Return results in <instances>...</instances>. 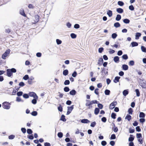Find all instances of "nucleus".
<instances>
[{"label": "nucleus", "mask_w": 146, "mask_h": 146, "mask_svg": "<svg viewBox=\"0 0 146 146\" xmlns=\"http://www.w3.org/2000/svg\"><path fill=\"white\" fill-rule=\"evenodd\" d=\"M139 84L143 88H146V81L145 80L143 79H140Z\"/></svg>", "instance_id": "nucleus-1"}, {"label": "nucleus", "mask_w": 146, "mask_h": 146, "mask_svg": "<svg viewBox=\"0 0 146 146\" xmlns=\"http://www.w3.org/2000/svg\"><path fill=\"white\" fill-rule=\"evenodd\" d=\"M8 104H9V102H5L2 103V107L3 108L7 110L10 109V106Z\"/></svg>", "instance_id": "nucleus-2"}, {"label": "nucleus", "mask_w": 146, "mask_h": 146, "mask_svg": "<svg viewBox=\"0 0 146 146\" xmlns=\"http://www.w3.org/2000/svg\"><path fill=\"white\" fill-rule=\"evenodd\" d=\"M10 52V49L7 50L3 54L2 56V58L3 59H5L6 57L7 56Z\"/></svg>", "instance_id": "nucleus-3"}, {"label": "nucleus", "mask_w": 146, "mask_h": 146, "mask_svg": "<svg viewBox=\"0 0 146 146\" xmlns=\"http://www.w3.org/2000/svg\"><path fill=\"white\" fill-rule=\"evenodd\" d=\"M74 105H72L71 106H68L67 107V111L66 113L67 115H69L71 112L74 109Z\"/></svg>", "instance_id": "nucleus-4"}, {"label": "nucleus", "mask_w": 146, "mask_h": 146, "mask_svg": "<svg viewBox=\"0 0 146 146\" xmlns=\"http://www.w3.org/2000/svg\"><path fill=\"white\" fill-rule=\"evenodd\" d=\"M117 104V102L114 101L112 102L110 105L109 108L110 109L113 110L115 108L116 105Z\"/></svg>", "instance_id": "nucleus-5"}, {"label": "nucleus", "mask_w": 146, "mask_h": 146, "mask_svg": "<svg viewBox=\"0 0 146 146\" xmlns=\"http://www.w3.org/2000/svg\"><path fill=\"white\" fill-rule=\"evenodd\" d=\"M40 17L38 15H35V19L34 20V24H36L38 22L39 20V18Z\"/></svg>", "instance_id": "nucleus-6"}, {"label": "nucleus", "mask_w": 146, "mask_h": 146, "mask_svg": "<svg viewBox=\"0 0 146 146\" xmlns=\"http://www.w3.org/2000/svg\"><path fill=\"white\" fill-rule=\"evenodd\" d=\"M29 96L33 97V98L38 96L34 92H30L29 93Z\"/></svg>", "instance_id": "nucleus-7"}, {"label": "nucleus", "mask_w": 146, "mask_h": 146, "mask_svg": "<svg viewBox=\"0 0 146 146\" xmlns=\"http://www.w3.org/2000/svg\"><path fill=\"white\" fill-rule=\"evenodd\" d=\"M81 122L82 123H88L90 122V121L87 119H84L81 120Z\"/></svg>", "instance_id": "nucleus-8"}, {"label": "nucleus", "mask_w": 146, "mask_h": 146, "mask_svg": "<svg viewBox=\"0 0 146 146\" xmlns=\"http://www.w3.org/2000/svg\"><path fill=\"white\" fill-rule=\"evenodd\" d=\"M36 97L33 98L34 99H33L31 101L32 103L34 104H35L37 103V100L38 99V96H36Z\"/></svg>", "instance_id": "nucleus-9"}, {"label": "nucleus", "mask_w": 146, "mask_h": 146, "mask_svg": "<svg viewBox=\"0 0 146 146\" xmlns=\"http://www.w3.org/2000/svg\"><path fill=\"white\" fill-rule=\"evenodd\" d=\"M87 102H89L90 104H97L98 103V102L96 100H92L91 101H90L89 100H86Z\"/></svg>", "instance_id": "nucleus-10"}, {"label": "nucleus", "mask_w": 146, "mask_h": 146, "mask_svg": "<svg viewBox=\"0 0 146 146\" xmlns=\"http://www.w3.org/2000/svg\"><path fill=\"white\" fill-rule=\"evenodd\" d=\"M119 58L117 56H115L113 58V61L115 63H117L119 62Z\"/></svg>", "instance_id": "nucleus-11"}, {"label": "nucleus", "mask_w": 146, "mask_h": 146, "mask_svg": "<svg viewBox=\"0 0 146 146\" xmlns=\"http://www.w3.org/2000/svg\"><path fill=\"white\" fill-rule=\"evenodd\" d=\"M121 68L124 70H128L129 68L128 65L125 64H123Z\"/></svg>", "instance_id": "nucleus-12"}, {"label": "nucleus", "mask_w": 146, "mask_h": 146, "mask_svg": "<svg viewBox=\"0 0 146 146\" xmlns=\"http://www.w3.org/2000/svg\"><path fill=\"white\" fill-rule=\"evenodd\" d=\"M104 60L103 58H99L98 62V64L99 66H101L102 65V63L103 62Z\"/></svg>", "instance_id": "nucleus-13"}, {"label": "nucleus", "mask_w": 146, "mask_h": 146, "mask_svg": "<svg viewBox=\"0 0 146 146\" xmlns=\"http://www.w3.org/2000/svg\"><path fill=\"white\" fill-rule=\"evenodd\" d=\"M76 91L75 90L73 89L70 92L69 94L70 95L74 96L76 94Z\"/></svg>", "instance_id": "nucleus-14"}, {"label": "nucleus", "mask_w": 146, "mask_h": 146, "mask_svg": "<svg viewBox=\"0 0 146 146\" xmlns=\"http://www.w3.org/2000/svg\"><path fill=\"white\" fill-rule=\"evenodd\" d=\"M120 78V77L119 76H117L115 77L114 79L113 80V82L116 83L118 82Z\"/></svg>", "instance_id": "nucleus-15"}, {"label": "nucleus", "mask_w": 146, "mask_h": 146, "mask_svg": "<svg viewBox=\"0 0 146 146\" xmlns=\"http://www.w3.org/2000/svg\"><path fill=\"white\" fill-rule=\"evenodd\" d=\"M116 11L119 13H122L123 12V10L120 8H117L116 9Z\"/></svg>", "instance_id": "nucleus-16"}, {"label": "nucleus", "mask_w": 146, "mask_h": 146, "mask_svg": "<svg viewBox=\"0 0 146 146\" xmlns=\"http://www.w3.org/2000/svg\"><path fill=\"white\" fill-rule=\"evenodd\" d=\"M141 33H136L135 35V39H138L139 37L141 36Z\"/></svg>", "instance_id": "nucleus-17"}, {"label": "nucleus", "mask_w": 146, "mask_h": 146, "mask_svg": "<svg viewBox=\"0 0 146 146\" xmlns=\"http://www.w3.org/2000/svg\"><path fill=\"white\" fill-rule=\"evenodd\" d=\"M11 70H10V69H8L7 70V75L8 77H11Z\"/></svg>", "instance_id": "nucleus-18"}, {"label": "nucleus", "mask_w": 146, "mask_h": 146, "mask_svg": "<svg viewBox=\"0 0 146 146\" xmlns=\"http://www.w3.org/2000/svg\"><path fill=\"white\" fill-rule=\"evenodd\" d=\"M131 44L132 46V47H134L138 46V44L137 42H133L131 43Z\"/></svg>", "instance_id": "nucleus-19"}, {"label": "nucleus", "mask_w": 146, "mask_h": 146, "mask_svg": "<svg viewBox=\"0 0 146 146\" xmlns=\"http://www.w3.org/2000/svg\"><path fill=\"white\" fill-rule=\"evenodd\" d=\"M134 137L132 135H130V137L128 139V141L129 142H133L134 139Z\"/></svg>", "instance_id": "nucleus-20"}, {"label": "nucleus", "mask_w": 146, "mask_h": 146, "mask_svg": "<svg viewBox=\"0 0 146 146\" xmlns=\"http://www.w3.org/2000/svg\"><path fill=\"white\" fill-rule=\"evenodd\" d=\"M107 14L108 15L109 17H111L112 15V11L111 10H109L107 11Z\"/></svg>", "instance_id": "nucleus-21"}, {"label": "nucleus", "mask_w": 146, "mask_h": 146, "mask_svg": "<svg viewBox=\"0 0 146 146\" xmlns=\"http://www.w3.org/2000/svg\"><path fill=\"white\" fill-rule=\"evenodd\" d=\"M129 93V91L128 90H125L123 92V95L125 96H126Z\"/></svg>", "instance_id": "nucleus-22"}, {"label": "nucleus", "mask_w": 146, "mask_h": 146, "mask_svg": "<svg viewBox=\"0 0 146 146\" xmlns=\"http://www.w3.org/2000/svg\"><path fill=\"white\" fill-rule=\"evenodd\" d=\"M65 116L63 115H62L60 120L62 121L63 122H65L66 121V119L65 118Z\"/></svg>", "instance_id": "nucleus-23"}, {"label": "nucleus", "mask_w": 146, "mask_h": 146, "mask_svg": "<svg viewBox=\"0 0 146 146\" xmlns=\"http://www.w3.org/2000/svg\"><path fill=\"white\" fill-rule=\"evenodd\" d=\"M123 22L126 24H129L130 22V20L127 18L123 20Z\"/></svg>", "instance_id": "nucleus-24"}, {"label": "nucleus", "mask_w": 146, "mask_h": 146, "mask_svg": "<svg viewBox=\"0 0 146 146\" xmlns=\"http://www.w3.org/2000/svg\"><path fill=\"white\" fill-rule=\"evenodd\" d=\"M94 111V114L96 115H97L100 112V109L98 108H96L95 109Z\"/></svg>", "instance_id": "nucleus-25"}, {"label": "nucleus", "mask_w": 146, "mask_h": 146, "mask_svg": "<svg viewBox=\"0 0 146 146\" xmlns=\"http://www.w3.org/2000/svg\"><path fill=\"white\" fill-rule=\"evenodd\" d=\"M145 116V114L143 112H140L139 117L140 118H144Z\"/></svg>", "instance_id": "nucleus-26"}, {"label": "nucleus", "mask_w": 146, "mask_h": 146, "mask_svg": "<svg viewBox=\"0 0 146 146\" xmlns=\"http://www.w3.org/2000/svg\"><path fill=\"white\" fill-rule=\"evenodd\" d=\"M10 70H11V76L12 75L13 73H16L17 72V70L15 68H12L11 69H10Z\"/></svg>", "instance_id": "nucleus-27"}, {"label": "nucleus", "mask_w": 146, "mask_h": 146, "mask_svg": "<svg viewBox=\"0 0 146 146\" xmlns=\"http://www.w3.org/2000/svg\"><path fill=\"white\" fill-rule=\"evenodd\" d=\"M10 70H11V76L12 75L13 73H16L17 72V70L15 68H12L11 69H10Z\"/></svg>", "instance_id": "nucleus-28"}, {"label": "nucleus", "mask_w": 146, "mask_h": 146, "mask_svg": "<svg viewBox=\"0 0 146 146\" xmlns=\"http://www.w3.org/2000/svg\"><path fill=\"white\" fill-rule=\"evenodd\" d=\"M20 13L23 16L26 17V15L25 14L23 10H21L20 11Z\"/></svg>", "instance_id": "nucleus-29"}, {"label": "nucleus", "mask_w": 146, "mask_h": 146, "mask_svg": "<svg viewBox=\"0 0 146 146\" xmlns=\"http://www.w3.org/2000/svg\"><path fill=\"white\" fill-rule=\"evenodd\" d=\"M121 19V16L120 15L118 14L117 15L115 20L117 21H119Z\"/></svg>", "instance_id": "nucleus-30"}, {"label": "nucleus", "mask_w": 146, "mask_h": 146, "mask_svg": "<svg viewBox=\"0 0 146 146\" xmlns=\"http://www.w3.org/2000/svg\"><path fill=\"white\" fill-rule=\"evenodd\" d=\"M114 26L116 28H118L120 26V24L119 22H116L114 23Z\"/></svg>", "instance_id": "nucleus-31"}, {"label": "nucleus", "mask_w": 146, "mask_h": 146, "mask_svg": "<svg viewBox=\"0 0 146 146\" xmlns=\"http://www.w3.org/2000/svg\"><path fill=\"white\" fill-rule=\"evenodd\" d=\"M68 73V70L66 69L64 70L63 72V74L64 76L67 75Z\"/></svg>", "instance_id": "nucleus-32"}, {"label": "nucleus", "mask_w": 146, "mask_h": 146, "mask_svg": "<svg viewBox=\"0 0 146 146\" xmlns=\"http://www.w3.org/2000/svg\"><path fill=\"white\" fill-rule=\"evenodd\" d=\"M71 38L73 39L77 37L76 35L74 33H72L70 35Z\"/></svg>", "instance_id": "nucleus-33"}, {"label": "nucleus", "mask_w": 146, "mask_h": 146, "mask_svg": "<svg viewBox=\"0 0 146 146\" xmlns=\"http://www.w3.org/2000/svg\"><path fill=\"white\" fill-rule=\"evenodd\" d=\"M58 111H59L62 112V111L63 108L61 105L60 104H59V106L58 107Z\"/></svg>", "instance_id": "nucleus-34"}, {"label": "nucleus", "mask_w": 146, "mask_h": 146, "mask_svg": "<svg viewBox=\"0 0 146 146\" xmlns=\"http://www.w3.org/2000/svg\"><path fill=\"white\" fill-rule=\"evenodd\" d=\"M135 92L136 93V96L137 97H139L140 96V93L138 89H136L135 90Z\"/></svg>", "instance_id": "nucleus-35"}, {"label": "nucleus", "mask_w": 146, "mask_h": 146, "mask_svg": "<svg viewBox=\"0 0 146 146\" xmlns=\"http://www.w3.org/2000/svg\"><path fill=\"white\" fill-rule=\"evenodd\" d=\"M31 114L32 115L35 116L37 115L38 113L36 111H33L31 113Z\"/></svg>", "instance_id": "nucleus-36"}, {"label": "nucleus", "mask_w": 146, "mask_h": 146, "mask_svg": "<svg viewBox=\"0 0 146 146\" xmlns=\"http://www.w3.org/2000/svg\"><path fill=\"white\" fill-rule=\"evenodd\" d=\"M131 115L127 114L126 116L125 117V119H127V120L128 121H130L131 120Z\"/></svg>", "instance_id": "nucleus-37"}, {"label": "nucleus", "mask_w": 146, "mask_h": 146, "mask_svg": "<svg viewBox=\"0 0 146 146\" xmlns=\"http://www.w3.org/2000/svg\"><path fill=\"white\" fill-rule=\"evenodd\" d=\"M110 91L108 89H106L104 91L105 94L106 95H109L110 94Z\"/></svg>", "instance_id": "nucleus-38"}, {"label": "nucleus", "mask_w": 146, "mask_h": 146, "mask_svg": "<svg viewBox=\"0 0 146 146\" xmlns=\"http://www.w3.org/2000/svg\"><path fill=\"white\" fill-rule=\"evenodd\" d=\"M23 94V92L22 91L18 92L17 93V95L18 97H19L22 96Z\"/></svg>", "instance_id": "nucleus-39"}, {"label": "nucleus", "mask_w": 146, "mask_h": 146, "mask_svg": "<svg viewBox=\"0 0 146 146\" xmlns=\"http://www.w3.org/2000/svg\"><path fill=\"white\" fill-rule=\"evenodd\" d=\"M116 115L115 113H112L111 114V117L112 118L115 119L116 118Z\"/></svg>", "instance_id": "nucleus-40"}, {"label": "nucleus", "mask_w": 146, "mask_h": 146, "mask_svg": "<svg viewBox=\"0 0 146 146\" xmlns=\"http://www.w3.org/2000/svg\"><path fill=\"white\" fill-rule=\"evenodd\" d=\"M141 49L142 51L144 52H146V48L143 46H141Z\"/></svg>", "instance_id": "nucleus-41"}, {"label": "nucleus", "mask_w": 146, "mask_h": 146, "mask_svg": "<svg viewBox=\"0 0 146 146\" xmlns=\"http://www.w3.org/2000/svg\"><path fill=\"white\" fill-rule=\"evenodd\" d=\"M122 58L123 59L126 60L128 59V56L127 54H124L122 56Z\"/></svg>", "instance_id": "nucleus-42"}, {"label": "nucleus", "mask_w": 146, "mask_h": 146, "mask_svg": "<svg viewBox=\"0 0 146 146\" xmlns=\"http://www.w3.org/2000/svg\"><path fill=\"white\" fill-rule=\"evenodd\" d=\"M117 4L118 5L121 6H122L124 5V3L123 1H118Z\"/></svg>", "instance_id": "nucleus-43"}, {"label": "nucleus", "mask_w": 146, "mask_h": 146, "mask_svg": "<svg viewBox=\"0 0 146 146\" xmlns=\"http://www.w3.org/2000/svg\"><path fill=\"white\" fill-rule=\"evenodd\" d=\"M133 111V110L131 108H129L128 110V113L129 114H132Z\"/></svg>", "instance_id": "nucleus-44"}, {"label": "nucleus", "mask_w": 146, "mask_h": 146, "mask_svg": "<svg viewBox=\"0 0 146 146\" xmlns=\"http://www.w3.org/2000/svg\"><path fill=\"white\" fill-rule=\"evenodd\" d=\"M27 138L30 139L32 140L34 139V137L33 134L28 135L27 136Z\"/></svg>", "instance_id": "nucleus-45"}, {"label": "nucleus", "mask_w": 146, "mask_h": 146, "mask_svg": "<svg viewBox=\"0 0 146 146\" xmlns=\"http://www.w3.org/2000/svg\"><path fill=\"white\" fill-rule=\"evenodd\" d=\"M23 97L25 99H27L29 98V94H24L23 95Z\"/></svg>", "instance_id": "nucleus-46"}, {"label": "nucleus", "mask_w": 146, "mask_h": 146, "mask_svg": "<svg viewBox=\"0 0 146 146\" xmlns=\"http://www.w3.org/2000/svg\"><path fill=\"white\" fill-rule=\"evenodd\" d=\"M117 36V35L116 33H113L111 35V37L113 39L115 38Z\"/></svg>", "instance_id": "nucleus-47"}, {"label": "nucleus", "mask_w": 146, "mask_h": 146, "mask_svg": "<svg viewBox=\"0 0 146 146\" xmlns=\"http://www.w3.org/2000/svg\"><path fill=\"white\" fill-rule=\"evenodd\" d=\"M57 135L59 138H61L63 137V133L61 132H58L57 134Z\"/></svg>", "instance_id": "nucleus-48"}, {"label": "nucleus", "mask_w": 146, "mask_h": 146, "mask_svg": "<svg viewBox=\"0 0 146 146\" xmlns=\"http://www.w3.org/2000/svg\"><path fill=\"white\" fill-rule=\"evenodd\" d=\"M16 101L17 102H23V100H21V98H20L19 97H17L16 98Z\"/></svg>", "instance_id": "nucleus-49"}, {"label": "nucleus", "mask_w": 146, "mask_h": 146, "mask_svg": "<svg viewBox=\"0 0 146 146\" xmlns=\"http://www.w3.org/2000/svg\"><path fill=\"white\" fill-rule=\"evenodd\" d=\"M91 104L90 105V103H86V104L85 105L86 106H88V109H90L92 108V106H91Z\"/></svg>", "instance_id": "nucleus-50"}, {"label": "nucleus", "mask_w": 146, "mask_h": 146, "mask_svg": "<svg viewBox=\"0 0 146 146\" xmlns=\"http://www.w3.org/2000/svg\"><path fill=\"white\" fill-rule=\"evenodd\" d=\"M70 89L68 87L66 86L64 88V90L66 92H68L70 90Z\"/></svg>", "instance_id": "nucleus-51"}, {"label": "nucleus", "mask_w": 146, "mask_h": 146, "mask_svg": "<svg viewBox=\"0 0 146 146\" xmlns=\"http://www.w3.org/2000/svg\"><path fill=\"white\" fill-rule=\"evenodd\" d=\"M33 131L32 130L30 129H28L27 130V133L28 134H32Z\"/></svg>", "instance_id": "nucleus-52"}, {"label": "nucleus", "mask_w": 146, "mask_h": 146, "mask_svg": "<svg viewBox=\"0 0 146 146\" xmlns=\"http://www.w3.org/2000/svg\"><path fill=\"white\" fill-rule=\"evenodd\" d=\"M116 137L115 134H113L111 135L110 139L111 140L114 139H116Z\"/></svg>", "instance_id": "nucleus-53"}, {"label": "nucleus", "mask_w": 146, "mask_h": 146, "mask_svg": "<svg viewBox=\"0 0 146 146\" xmlns=\"http://www.w3.org/2000/svg\"><path fill=\"white\" fill-rule=\"evenodd\" d=\"M98 108H99V109H102L103 107V106L102 104L100 103H98Z\"/></svg>", "instance_id": "nucleus-54"}, {"label": "nucleus", "mask_w": 146, "mask_h": 146, "mask_svg": "<svg viewBox=\"0 0 146 146\" xmlns=\"http://www.w3.org/2000/svg\"><path fill=\"white\" fill-rule=\"evenodd\" d=\"M134 63H135V62H134V61L133 60H130L129 62V64L130 66H133L134 65Z\"/></svg>", "instance_id": "nucleus-55"}, {"label": "nucleus", "mask_w": 146, "mask_h": 146, "mask_svg": "<svg viewBox=\"0 0 146 146\" xmlns=\"http://www.w3.org/2000/svg\"><path fill=\"white\" fill-rule=\"evenodd\" d=\"M137 138L139 139L142 137V134L141 133H137L136 134Z\"/></svg>", "instance_id": "nucleus-56"}, {"label": "nucleus", "mask_w": 146, "mask_h": 146, "mask_svg": "<svg viewBox=\"0 0 146 146\" xmlns=\"http://www.w3.org/2000/svg\"><path fill=\"white\" fill-rule=\"evenodd\" d=\"M70 83V82L69 80H66L64 82V84L65 85H68Z\"/></svg>", "instance_id": "nucleus-57"}, {"label": "nucleus", "mask_w": 146, "mask_h": 146, "mask_svg": "<svg viewBox=\"0 0 146 146\" xmlns=\"http://www.w3.org/2000/svg\"><path fill=\"white\" fill-rule=\"evenodd\" d=\"M136 130L137 131L140 132L141 131V129L140 126H137L135 128Z\"/></svg>", "instance_id": "nucleus-58"}, {"label": "nucleus", "mask_w": 146, "mask_h": 146, "mask_svg": "<svg viewBox=\"0 0 146 146\" xmlns=\"http://www.w3.org/2000/svg\"><path fill=\"white\" fill-rule=\"evenodd\" d=\"M56 42L57 44L59 45L61 44L62 41L60 39H56Z\"/></svg>", "instance_id": "nucleus-59"}, {"label": "nucleus", "mask_w": 146, "mask_h": 146, "mask_svg": "<svg viewBox=\"0 0 146 146\" xmlns=\"http://www.w3.org/2000/svg\"><path fill=\"white\" fill-rule=\"evenodd\" d=\"M15 137V135H11L9 136L8 138L9 139H13Z\"/></svg>", "instance_id": "nucleus-60"}, {"label": "nucleus", "mask_w": 146, "mask_h": 146, "mask_svg": "<svg viewBox=\"0 0 146 146\" xmlns=\"http://www.w3.org/2000/svg\"><path fill=\"white\" fill-rule=\"evenodd\" d=\"M96 123L95 121L92 122L90 124V126L92 127H94L96 125Z\"/></svg>", "instance_id": "nucleus-61"}, {"label": "nucleus", "mask_w": 146, "mask_h": 146, "mask_svg": "<svg viewBox=\"0 0 146 146\" xmlns=\"http://www.w3.org/2000/svg\"><path fill=\"white\" fill-rule=\"evenodd\" d=\"M112 130L115 132H117L118 131V129L117 127H112Z\"/></svg>", "instance_id": "nucleus-62"}, {"label": "nucleus", "mask_w": 146, "mask_h": 146, "mask_svg": "<svg viewBox=\"0 0 146 146\" xmlns=\"http://www.w3.org/2000/svg\"><path fill=\"white\" fill-rule=\"evenodd\" d=\"M80 26L78 24H76L74 25V28L76 29H78L80 28Z\"/></svg>", "instance_id": "nucleus-63"}, {"label": "nucleus", "mask_w": 146, "mask_h": 146, "mask_svg": "<svg viewBox=\"0 0 146 146\" xmlns=\"http://www.w3.org/2000/svg\"><path fill=\"white\" fill-rule=\"evenodd\" d=\"M29 79V76L28 75H25L23 78V79L25 80H27Z\"/></svg>", "instance_id": "nucleus-64"}]
</instances>
